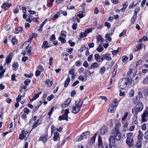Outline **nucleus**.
Returning a JSON list of instances; mask_svg holds the SVG:
<instances>
[{"label": "nucleus", "mask_w": 148, "mask_h": 148, "mask_svg": "<svg viewBox=\"0 0 148 148\" xmlns=\"http://www.w3.org/2000/svg\"><path fill=\"white\" fill-rule=\"evenodd\" d=\"M128 59V58L126 56H123L122 57L123 62H125Z\"/></svg>", "instance_id": "obj_53"}, {"label": "nucleus", "mask_w": 148, "mask_h": 148, "mask_svg": "<svg viewBox=\"0 0 148 148\" xmlns=\"http://www.w3.org/2000/svg\"><path fill=\"white\" fill-rule=\"evenodd\" d=\"M71 101V99L69 98H68L63 103L61 104V107L62 108H64L68 106L70 104Z\"/></svg>", "instance_id": "obj_5"}, {"label": "nucleus", "mask_w": 148, "mask_h": 148, "mask_svg": "<svg viewBox=\"0 0 148 148\" xmlns=\"http://www.w3.org/2000/svg\"><path fill=\"white\" fill-rule=\"evenodd\" d=\"M68 42L70 44L71 47H73L75 45V43L73 42H72L71 40H69Z\"/></svg>", "instance_id": "obj_56"}, {"label": "nucleus", "mask_w": 148, "mask_h": 148, "mask_svg": "<svg viewBox=\"0 0 148 148\" xmlns=\"http://www.w3.org/2000/svg\"><path fill=\"white\" fill-rule=\"evenodd\" d=\"M134 90L132 89L131 90L129 94V97H133L134 95Z\"/></svg>", "instance_id": "obj_44"}, {"label": "nucleus", "mask_w": 148, "mask_h": 148, "mask_svg": "<svg viewBox=\"0 0 148 148\" xmlns=\"http://www.w3.org/2000/svg\"><path fill=\"white\" fill-rule=\"evenodd\" d=\"M131 82V78L123 77L120 80L119 82V87L121 89H124L126 87L127 84Z\"/></svg>", "instance_id": "obj_1"}, {"label": "nucleus", "mask_w": 148, "mask_h": 148, "mask_svg": "<svg viewBox=\"0 0 148 148\" xmlns=\"http://www.w3.org/2000/svg\"><path fill=\"white\" fill-rule=\"evenodd\" d=\"M97 136V133H96L94 134V136L90 138L89 142L90 144L92 145L95 142Z\"/></svg>", "instance_id": "obj_13"}, {"label": "nucleus", "mask_w": 148, "mask_h": 148, "mask_svg": "<svg viewBox=\"0 0 148 148\" xmlns=\"http://www.w3.org/2000/svg\"><path fill=\"white\" fill-rule=\"evenodd\" d=\"M42 93V92H40L38 93H37L36 94L35 96L34 97V99H36L38 98L39 96V95Z\"/></svg>", "instance_id": "obj_51"}, {"label": "nucleus", "mask_w": 148, "mask_h": 148, "mask_svg": "<svg viewBox=\"0 0 148 148\" xmlns=\"http://www.w3.org/2000/svg\"><path fill=\"white\" fill-rule=\"evenodd\" d=\"M87 36V34L85 33V32H82L80 33V36L82 38H84L86 37Z\"/></svg>", "instance_id": "obj_60"}, {"label": "nucleus", "mask_w": 148, "mask_h": 148, "mask_svg": "<svg viewBox=\"0 0 148 148\" xmlns=\"http://www.w3.org/2000/svg\"><path fill=\"white\" fill-rule=\"evenodd\" d=\"M95 59L98 62H101V56H100L98 53L94 55Z\"/></svg>", "instance_id": "obj_15"}, {"label": "nucleus", "mask_w": 148, "mask_h": 148, "mask_svg": "<svg viewBox=\"0 0 148 148\" xmlns=\"http://www.w3.org/2000/svg\"><path fill=\"white\" fill-rule=\"evenodd\" d=\"M19 8L22 10L23 13H26V9L25 6H24L23 5H20L19 6Z\"/></svg>", "instance_id": "obj_29"}, {"label": "nucleus", "mask_w": 148, "mask_h": 148, "mask_svg": "<svg viewBox=\"0 0 148 148\" xmlns=\"http://www.w3.org/2000/svg\"><path fill=\"white\" fill-rule=\"evenodd\" d=\"M135 76H134L133 77V84H134V85L136 84L138 82V81L139 80V78L137 77L136 76V77H135V78H134L135 77Z\"/></svg>", "instance_id": "obj_28"}, {"label": "nucleus", "mask_w": 148, "mask_h": 148, "mask_svg": "<svg viewBox=\"0 0 148 148\" xmlns=\"http://www.w3.org/2000/svg\"><path fill=\"white\" fill-rule=\"evenodd\" d=\"M45 83L46 84L50 86H51L53 84V83L52 82L50 81L48 79H47L45 81Z\"/></svg>", "instance_id": "obj_35"}, {"label": "nucleus", "mask_w": 148, "mask_h": 148, "mask_svg": "<svg viewBox=\"0 0 148 148\" xmlns=\"http://www.w3.org/2000/svg\"><path fill=\"white\" fill-rule=\"evenodd\" d=\"M140 10V8L139 7H138L135 10L134 13L133 14L135 15H137V14L138 12Z\"/></svg>", "instance_id": "obj_47"}, {"label": "nucleus", "mask_w": 148, "mask_h": 148, "mask_svg": "<svg viewBox=\"0 0 148 148\" xmlns=\"http://www.w3.org/2000/svg\"><path fill=\"white\" fill-rule=\"evenodd\" d=\"M25 137V134L21 132V134L19 135V139L20 140H23Z\"/></svg>", "instance_id": "obj_39"}, {"label": "nucleus", "mask_w": 148, "mask_h": 148, "mask_svg": "<svg viewBox=\"0 0 148 148\" xmlns=\"http://www.w3.org/2000/svg\"><path fill=\"white\" fill-rule=\"evenodd\" d=\"M133 134L131 132H129L127 134V138H131V137L132 136Z\"/></svg>", "instance_id": "obj_58"}, {"label": "nucleus", "mask_w": 148, "mask_h": 148, "mask_svg": "<svg viewBox=\"0 0 148 148\" xmlns=\"http://www.w3.org/2000/svg\"><path fill=\"white\" fill-rule=\"evenodd\" d=\"M58 40L59 41H61L62 43H65L66 42V40L64 38L61 36H59L58 37Z\"/></svg>", "instance_id": "obj_38"}, {"label": "nucleus", "mask_w": 148, "mask_h": 148, "mask_svg": "<svg viewBox=\"0 0 148 148\" xmlns=\"http://www.w3.org/2000/svg\"><path fill=\"white\" fill-rule=\"evenodd\" d=\"M59 133L56 132L54 133V136L53 137V139L54 141H56L58 140V139L59 138Z\"/></svg>", "instance_id": "obj_17"}, {"label": "nucleus", "mask_w": 148, "mask_h": 148, "mask_svg": "<svg viewBox=\"0 0 148 148\" xmlns=\"http://www.w3.org/2000/svg\"><path fill=\"white\" fill-rule=\"evenodd\" d=\"M37 69L40 70L41 71H43L44 69L43 66L41 65H39L37 67Z\"/></svg>", "instance_id": "obj_49"}, {"label": "nucleus", "mask_w": 148, "mask_h": 148, "mask_svg": "<svg viewBox=\"0 0 148 148\" xmlns=\"http://www.w3.org/2000/svg\"><path fill=\"white\" fill-rule=\"evenodd\" d=\"M84 10L79 11V14L77 15V16L81 18H83L84 17L83 13H84Z\"/></svg>", "instance_id": "obj_27"}, {"label": "nucleus", "mask_w": 148, "mask_h": 148, "mask_svg": "<svg viewBox=\"0 0 148 148\" xmlns=\"http://www.w3.org/2000/svg\"><path fill=\"white\" fill-rule=\"evenodd\" d=\"M143 104L140 103H138L136 105V108L140 112L143 109Z\"/></svg>", "instance_id": "obj_12"}, {"label": "nucleus", "mask_w": 148, "mask_h": 148, "mask_svg": "<svg viewBox=\"0 0 148 148\" xmlns=\"http://www.w3.org/2000/svg\"><path fill=\"white\" fill-rule=\"evenodd\" d=\"M54 95H51L50 96L48 97L47 98V100L49 101L51 100L53 98H54Z\"/></svg>", "instance_id": "obj_63"}, {"label": "nucleus", "mask_w": 148, "mask_h": 148, "mask_svg": "<svg viewBox=\"0 0 148 148\" xmlns=\"http://www.w3.org/2000/svg\"><path fill=\"white\" fill-rule=\"evenodd\" d=\"M31 80L29 79H26L24 82L25 85L26 86H28L29 84L31 82Z\"/></svg>", "instance_id": "obj_37"}, {"label": "nucleus", "mask_w": 148, "mask_h": 148, "mask_svg": "<svg viewBox=\"0 0 148 148\" xmlns=\"http://www.w3.org/2000/svg\"><path fill=\"white\" fill-rule=\"evenodd\" d=\"M144 138L146 139H148V130L144 134Z\"/></svg>", "instance_id": "obj_64"}, {"label": "nucleus", "mask_w": 148, "mask_h": 148, "mask_svg": "<svg viewBox=\"0 0 148 148\" xmlns=\"http://www.w3.org/2000/svg\"><path fill=\"white\" fill-rule=\"evenodd\" d=\"M49 39L50 41L55 40L56 39L55 35L54 34H52L50 36Z\"/></svg>", "instance_id": "obj_43"}, {"label": "nucleus", "mask_w": 148, "mask_h": 148, "mask_svg": "<svg viewBox=\"0 0 148 148\" xmlns=\"http://www.w3.org/2000/svg\"><path fill=\"white\" fill-rule=\"evenodd\" d=\"M136 17L137 16L135 15H133V16L130 20V22L132 23H134L135 22Z\"/></svg>", "instance_id": "obj_33"}, {"label": "nucleus", "mask_w": 148, "mask_h": 148, "mask_svg": "<svg viewBox=\"0 0 148 148\" xmlns=\"http://www.w3.org/2000/svg\"><path fill=\"white\" fill-rule=\"evenodd\" d=\"M21 95H18V97L16 98V101L17 102H19L21 99Z\"/></svg>", "instance_id": "obj_50"}, {"label": "nucleus", "mask_w": 148, "mask_h": 148, "mask_svg": "<svg viewBox=\"0 0 148 148\" xmlns=\"http://www.w3.org/2000/svg\"><path fill=\"white\" fill-rule=\"evenodd\" d=\"M111 35L110 34L108 33L105 36L106 38L110 42L111 41L112 39L110 37Z\"/></svg>", "instance_id": "obj_32"}, {"label": "nucleus", "mask_w": 148, "mask_h": 148, "mask_svg": "<svg viewBox=\"0 0 148 148\" xmlns=\"http://www.w3.org/2000/svg\"><path fill=\"white\" fill-rule=\"evenodd\" d=\"M83 100L82 99L79 100L78 103H77V102L75 101V106L72 107V112L74 114L78 113L80 111L81 108L83 105Z\"/></svg>", "instance_id": "obj_2"}, {"label": "nucleus", "mask_w": 148, "mask_h": 148, "mask_svg": "<svg viewBox=\"0 0 148 148\" xmlns=\"http://www.w3.org/2000/svg\"><path fill=\"white\" fill-rule=\"evenodd\" d=\"M18 66V63L17 62H14L12 64V66L14 68H17Z\"/></svg>", "instance_id": "obj_42"}, {"label": "nucleus", "mask_w": 148, "mask_h": 148, "mask_svg": "<svg viewBox=\"0 0 148 148\" xmlns=\"http://www.w3.org/2000/svg\"><path fill=\"white\" fill-rule=\"evenodd\" d=\"M75 70L74 69H72L69 71V73L71 75L75 73Z\"/></svg>", "instance_id": "obj_61"}, {"label": "nucleus", "mask_w": 148, "mask_h": 148, "mask_svg": "<svg viewBox=\"0 0 148 148\" xmlns=\"http://www.w3.org/2000/svg\"><path fill=\"white\" fill-rule=\"evenodd\" d=\"M106 70V68L104 67H101L100 70V73L101 74H103Z\"/></svg>", "instance_id": "obj_45"}, {"label": "nucleus", "mask_w": 148, "mask_h": 148, "mask_svg": "<svg viewBox=\"0 0 148 148\" xmlns=\"http://www.w3.org/2000/svg\"><path fill=\"white\" fill-rule=\"evenodd\" d=\"M97 39L98 41L102 42L104 41V39L100 35H99L97 37Z\"/></svg>", "instance_id": "obj_31"}, {"label": "nucleus", "mask_w": 148, "mask_h": 148, "mask_svg": "<svg viewBox=\"0 0 148 148\" xmlns=\"http://www.w3.org/2000/svg\"><path fill=\"white\" fill-rule=\"evenodd\" d=\"M23 27H19L18 28H16L14 33L16 34H18L20 31H23Z\"/></svg>", "instance_id": "obj_30"}, {"label": "nucleus", "mask_w": 148, "mask_h": 148, "mask_svg": "<svg viewBox=\"0 0 148 148\" xmlns=\"http://www.w3.org/2000/svg\"><path fill=\"white\" fill-rule=\"evenodd\" d=\"M11 41L13 45H16L18 43V40L15 38H12Z\"/></svg>", "instance_id": "obj_36"}, {"label": "nucleus", "mask_w": 148, "mask_h": 148, "mask_svg": "<svg viewBox=\"0 0 148 148\" xmlns=\"http://www.w3.org/2000/svg\"><path fill=\"white\" fill-rule=\"evenodd\" d=\"M140 112L136 108H134L132 109V112L135 116H137L138 112Z\"/></svg>", "instance_id": "obj_24"}, {"label": "nucleus", "mask_w": 148, "mask_h": 148, "mask_svg": "<svg viewBox=\"0 0 148 148\" xmlns=\"http://www.w3.org/2000/svg\"><path fill=\"white\" fill-rule=\"evenodd\" d=\"M51 46V45L49 44L47 41L46 40H45L43 42L41 46V48L42 49L44 48L45 49H46L50 47Z\"/></svg>", "instance_id": "obj_9"}, {"label": "nucleus", "mask_w": 148, "mask_h": 148, "mask_svg": "<svg viewBox=\"0 0 148 148\" xmlns=\"http://www.w3.org/2000/svg\"><path fill=\"white\" fill-rule=\"evenodd\" d=\"M142 142L141 140H138L136 145V148H140L141 147Z\"/></svg>", "instance_id": "obj_23"}, {"label": "nucleus", "mask_w": 148, "mask_h": 148, "mask_svg": "<svg viewBox=\"0 0 148 148\" xmlns=\"http://www.w3.org/2000/svg\"><path fill=\"white\" fill-rule=\"evenodd\" d=\"M66 32L64 30H62L61 32V36L62 37L66 36Z\"/></svg>", "instance_id": "obj_62"}, {"label": "nucleus", "mask_w": 148, "mask_h": 148, "mask_svg": "<svg viewBox=\"0 0 148 148\" xmlns=\"http://www.w3.org/2000/svg\"><path fill=\"white\" fill-rule=\"evenodd\" d=\"M54 107L53 106V107L51 109L50 111L48 112V115L49 116V117L51 116V115L52 112L53 111V109H54Z\"/></svg>", "instance_id": "obj_55"}, {"label": "nucleus", "mask_w": 148, "mask_h": 148, "mask_svg": "<svg viewBox=\"0 0 148 148\" xmlns=\"http://www.w3.org/2000/svg\"><path fill=\"white\" fill-rule=\"evenodd\" d=\"M23 111L24 113H26L27 114H28L30 112L29 109L27 108H25L23 109Z\"/></svg>", "instance_id": "obj_48"}, {"label": "nucleus", "mask_w": 148, "mask_h": 148, "mask_svg": "<svg viewBox=\"0 0 148 148\" xmlns=\"http://www.w3.org/2000/svg\"><path fill=\"white\" fill-rule=\"evenodd\" d=\"M5 71V70L4 69L0 72V79L4 76V73Z\"/></svg>", "instance_id": "obj_46"}, {"label": "nucleus", "mask_w": 148, "mask_h": 148, "mask_svg": "<svg viewBox=\"0 0 148 148\" xmlns=\"http://www.w3.org/2000/svg\"><path fill=\"white\" fill-rule=\"evenodd\" d=\"M40 119H38L32 125L33 128H36L38 125L41 123H39V122Z\"/></svg>", "instance_id": "obj_21"}, {"label": "nucleus", "mask_w": 148, "mask_h": 148, "mask_svg": "<svg viewBox=\"0 0 148 148\" xmlns=\"http://www.w3.org/2000/svg\"><path fill=\"white\" fill-rule=\"evenodd\" d=\"M115 140L114 137L113 136H111L108 139V141L110 143L109 145L114 146L115 144Z\"/></svg>", "instance_id": "obj_6"}, {"label": "nucleus", "mask_w": 148, "mask_h": 148, "mask_svg": "<svg viewBox=\"0 0 148 148\" xmlns=\"http://www.w3.org/2000/svg\"><path fill=\"white\" fill-rule=\"evenodd\" d=\"M138 140H141L143 139V134L141 130H139L138 132Z\"/></svg>", "instance_id": "obj_19"}, {"label": "nucleus", "mask_w": 148, "mask_h": 148, "mask_svg": "<svg viewBox=\"0 0 148 148\" xmlns=\"http://www.w3.org/2000/svg\"><path fill=\"white\" fill-rule=\"evenodd\" d=\"M70 81V76L68 75L67 76V78L64 84V87L67 86L69 84Z\"/></svg>", "instance_id": "obj_22"}, {"label": "nucleus", "mask_w": 148, "mask_h": 148, "mask_svg": "<svg viewBox=\"0 0 148 148\" xmlns=\"http://www.w3.org/2000/svg\"><path fill=\"white\" fill-rule=\"evenodd\" d=\"M119 49V48H118L116 50H114L112 51V54L114 56L116 55L117 53L119 52L118 50Z\"/></svg>", "instance_id": "obj_52"}, {"label": "nucleus", "mask_w": 148, "mask_h": 148, "mask_svg": "<svg viewBox=\"0 0 148 148\" xmlns=\"http://www.w3.org/2000/svg\"><path fill=\"white\" fill-rule=\"evenodd\" d=\"M12 5L11 3L9 4L6 2H5L3 3L1 6L2 8H4V10L6 11Z\"/></svg>", "instance_id": "obj_8"}, {"label": "nucleus", "mask_w": 148, "mask_h": 148, "mask_svg": "<svg viewBox=\"0 0 148 148\" xmlns=\"http://www.w3.org/2000/svg\"><path fill=\"white\" fill-rule=\"evenodd\" d=\"M126 143L128 145L129 147H131L133 146L134 144V140L132 138L130 139L127 138Z\"/></svg>", "instance_id": "obj_3"}, {"label": "nucleus", "mask_w": 148, "mask_h": 148, "mask_svg": "<svg viewBox=\"0 0 148 148\" xmlns=\"http://www.w3.org/2000/svg\"><path fill=\"white\" fill-rule=\"evenodd\" d=\"M78 80L82 81V82L85 81L87 80V78L86 76H82L80 75L78 78Z\"/></svg>", "instance_id": "obj_20"}, {"label": "nucleus", "mask_w": 148, "mask_h": 148, "mask_svg": "<svg viewBox=\"0 0 148 148\" xmlns=\"http://www.w3.org/2000/svg\"><path fill=\"white\" fill-rule=\"evenodd\" d=\"M100 134L102 135H103L107 131V128L106 127L104 126L100 129Z\"/></svg>", "instance_id": "obj_14"}, {"label": "nucleus", "mask_w": 148, "mask_h": 148, "mask_svg": "<svg viewBox=\"0 0 148 148\" xmlns=\"http://www.w3.org/2000/svg\"><path fill=\"white\" fill-rule=\"evenodd\" d=\"M115 139L117 140L120 141L121 137V133H114V134Z\"/></svg>", "instance_id": "obj_10"}, {"label": "nucleus", "mask_w": 148, "mask_h": 148, "mask_svg": "<svg viewBox=\"0 0 148 148\" xmlns=\"http://www.w3.org/2000/svg\"><path fill=\"white\" fill-rule=\"evenodd\" d=\"M148 40V38L146 36H144L142 37L141 39H139V42H141L142 41H145Z\"/></svg>", "instance_id": "obj_40"}, {"label": "nucleus", "mask_w": 148, "mask_h": 148, "mask_svg": "<svg viewBox=\"0 0 148 148\" xmlns=\"http://www.w3.org/2000/svg\"><path fill=\"white\" fill-rule=\"evenodd\" d=\"M84 74L85 75V76H86L87 77V76H88L91 74V73L90 71L87 70L85 72Z\"/></svg>", "instance_id": "obj_54"}, {"label": "nucleus", "mask_w": 148, "mask_h": 148, "mask_svg": "<svg viewBox=\"0 0 148 148\" xmlns=\"http://www.w3.org/2000/svg\"><path fill=\"white\" fill-rule=\"evenodd\" d=\"M82 135L84 136V138H87L90 136V132L87 131L82 133Z\"/></svg>", "instance_id": "obj_16"}, {"label": "nucleus", "mask_w": 148, "mask_h": 148, "mask_svg": "<svg viewBox=\"0 0 148 148\" xmlns=\"http://www.w3.org/2000/svg\"><path fill=\"white\" fill-rule=\"evenodd\" d=\"M12 54L11 53H10L6 57L5 60V63L4 65H6V64H8L11 62V60L13 58Z\"/></svg>", "instance_id": "obj_4"}, {"label": "nucleus", "mask_w": 148, "mask_h": 148, "mask_svg": "<svg viewBox=\"0 0 148 148\" xmlns=\"http://www.w3.org/2000/svg\"><path fill=\"white\" fill-rule=\"evenodd\" d=\"M48 137L47 134H46L45 136H41L40 137L39 140H40L44 143H45L47 140Z\"/></svg>", "instance_id": "obj_11"}, {"label": "nucleus", "mask_w": 148, "mask_h": 148, "mask_svg": "<svg viewBox=\"0 0 148 148\" xmlns=\"http://www.w3.org/2000/svg\"><path fill=\"white\" fill-rule=\"evenodd\" d=\"M141 45V44L138 45L136 47V49H137V50H135V51H138L142 49V47Z\"/></svg>", "instance_id": "obj_41"}, {"label": "nucleus", "mask_w": 148, "mask_h": 148, "mask_svg": "<svg viewBox=\"0 0 148 148\" xmlns=\"http://www.w3.org/2000/svg\"><path fill=\"white\" fill-rule=\"evenodd\" d=\"M143 83L145 84H148V76L145 77L143 81Z\"/></svg>", "instance_id": "obj_57"}, {"label": "nucleus", "mask_w": 148, "mask_h": 148, "mask_svg": "<svg viewBox=\"0 0 148 148\" xmlns=\"http://www.w3.org/2000/svg\"><path fill=\"white\" fill-rule=\"evenodd\" d=\"M101 43L100 44L98 47H97V50L99 52H101L103 51V47L102 45H101Z\"/></svg>", "instance_id": "obj_34"}, {"label": "nucleus", "mask_w": 148, "mask_h": 148, "mask_svg": "<svg viewBox=\"0 0 148 148\" xmlns=\"http://www.w3.org/2000/svg\"><path fill=\"white\" fill-rule=\"evenodd\" d=\"M65 120L66 121H68V118L65 115L63 114L62 115L58 117V120L61 121L62 120Z\"/></svg>", "instance_id": "obj_18"}, {"label": "nucleus", "mask_w": 148, "mask_h": 148, "mask_svg": "<svg viewBox=\"0 0 148 148\" xmlns=\"http://www.w3.org/2000/svg\"><path fill=\"white\" fill-rule=\"evenodd\" d=\"M47 19H46L40 25L39 28L38 29V31H42V27L46 22Z\"/></svg>", "instance_id": "obj_26"}, {"label": "nucleus", "mask_w": 148, "mask_h": 148, "mask_svg": "<svg viewBox=\"0 0 148 148\" xmlns=\"http://www.w3.org/2000/svg\"><path fill=\"white\" fill-rule=\"evenodd\" d=\"M99 66V64L96 62L92 63L91 65V68L92 69H95Z\"/></svg>", "instance_id": "obj_25"}, {"label": "nucleus", "mask_w": 148, "mask_h": 148, "mask_svg": "<svg viewBox=\"0 0 148 148\" xmlns=\"http://www.w3.org/2000/svg\"><path fill=\"white\" fill-rule=\"evenodd\" d=\"M59 17V16L57 13L55 14L53 16L52 18L53 20H55L57 19Z\"/></svg>", "instance_id": "obj_59"}, {"label": "nucleus", "mask_w": 148, "mask_h": 148, "mask_svg": "<svg viewBox=\"0 0 148 148\" xmlns=\"http://www.w3.org/2000/svg\"><path fill=\"white\" fill-rule=\"evenodd\" d=\"M148 115V112L147 111L145 110L143 112L142 116V120L143 122H145L147 121L146 117H147Z\"/></svg>", "instance_id": "obj_7"}]
</instances>
